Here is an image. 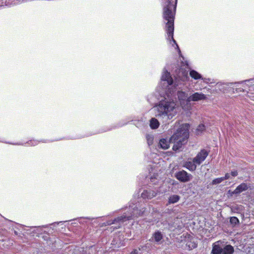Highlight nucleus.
Segmentation results:
<instances>
[{"label": "nucleus", "mask_w": 254, "mask_h": 254, "mask_svg": "<svg viewBox=\"0 0 254 254\" xmlns=\"http://www.w3.org/2000/svg\"><path fill=\"white\" fill-rule=\"evenodd\" d=\"M189 127L188 124L182 125L170 137V142L174 144L173 150H179L187 142L189 136Z\"/></svg>", "instance_id": "obj_1"}, {"label": "nucleus", "mask_w": 254, "mask_h": 254, "mask_svg": "<svg viewBox=\"0 0 254 254\" xmlns=\"http://www.w3.org/2000/svg\"><path fill=\"white\" fill-rule=\"evenodd\" d=\"M176 8V2L174 4L173 1L168 0L167 4L163 8V17L167 21L166 23V28L171 34L174 30V19Z\"/></svg>", "instance_id": "obj_2"}, {"label": "nucleus", "mask_w": 254, "mask_h": 254, "mask_svg": "<svg viewBox=\"0 0 254 254\" xmlns=\"http://www.w3.org/2000/svg\"><path fill=\"white\" fill-rule=\"evenodd\" d=\"M175 176L178 180L183 183L189 182L192 178V175L185 170L176 172Z\"/></svg>", "instance_id": "obj_3"}, {"label": "nucleus", "mask_w": 254, "mask_h": 254, "mask_svg": "<svg viewBox=\"0 0 254 254\" xmlns=\"http://www.w3.org/2000/svg\"><path fill=\"white\" fill-rule=\"evenodd\" d=\"M209 154V151L204 149L200 150L196 156L193 158L194 162L198 165H200L206 158Z\"/></svg>", "instance_id": "obj_4"}, {"label": "nucleus", "mask_w": 254, "mask_h": 254, "mask_svg": "<svg viewBox=\"0 0 254 254\" xmlns=\"http://www.w3.org/2000/svg\"><path fill=\"white\" fill-rule=\"evenodd\" d=\"M132 215L127 216L125 215H123L122 216H118V217L115 218L112 221H109L108 222H107V225H110L113 224H118V226L115 228V229H118L120 228L121 227V222H123L127 220L132 219Z\"/></svg>", "instance_id": "obj_5"}, {"label": "nucleus", "mask_w": 254, "mask_h": 254, "mask_svg": "<svg viewBox=\"0 0 254 254\" xmlns=\"http://www.w3.org/2000/svg\"><path fill=\"white\" fill-rule=\"evenodd\" d=\"M206 96L202 93L195 92L188 98L187 101L189 102L198 101L200 100H206Z\"/></svg>", "instance_id": "obj_6"}, {"label": "nucleus", "mask_w": 254, "mask_h": 254, "mask_svg": "<svg viewBox=\"0 0 254 254\" xmlns=\"http://www.w3.org/2000/svg\"><path fill=\"white\" fill-rule=\"evenodd\" d=\"M157 192L152 190H144L141 193V197L143 198L151 199L156 196Z\"/></svg>", "instance_id": "obj_7"}, {"label": "nucleus", "mask_w": 254, "mask_h": 254, "mask_svg": "<svg viewBox=\"0 0 254 254\" xmlns=\"http://www.w3.org/2000/svg\"><path fill=\"white\" fill-rule=\"evenodd\" d=\"M164 105L165 106L166 115L169 116L171 115L170 113L173 111L175 109V104L174 102H164Z\"/></svg>", "instance_id": "obj_8"}, {"label": "nucleus", "mask_w": 254, "mask_h": 254, "mask_svg": "<svg viewBox=\"0 0 254 254\" xmlns=\"http://www.w3.org/2000/svg\"><path fill=\"white\" fill-rule=\"evenodd\" d=\"M197 165H198L194 162V159L193 158L192 161L186 162L184 166L190 171H194L196 170Z\"/></svg>", "instance_id": "obj_9"}, {"label": "nucleus", "mask_w": 254, "mask_h": 254, "mask_svg": "<svg viewBox=\"0 0 254 254\" xmlns=\"http://www.w3.org/2000/svg\"><path fill=\"white\" fill-rule=\"evenodd\" d=\"M162 80L163 81H167V83L171 85L173 84V80L172 78L170 73L168 71H166L164 72L162 76Z\"/></svg>", "instance_id": "obj_10"}, {"label": "nucleus", "mask_w": 254, "mask_h": 254, "mask_svg": "<svg viewBox=\"0 0 254 254\" xmlns=\"http://www.w3.org/2000/svg\"><path fill=\"white\" fill-rule=\"evenodd\" d=\"M248 189V185L247 184L243 183L239 185L234 190L233 193L238 194L242 192L243 191L246 190Z\"/></svg>", "instance_id": "obj_11"}, {"label": "nucleus", "mask_w": 254, "mask_h": 254, "mask_svg": "<svg viewBox=\"0 0 254 254\" xmlns=\"http://www.w3.org/2000/svg\"><path fill=\"white\" fill-rule=\"evenodd\" d=\"M165 106L164 105V102H160L157 107V109L158 112L159 113V116H165L166 115V111H165Z\"/></svg>", "instance_id": "obj_12"}, {"label": "nucleus", "mask_w": 254, "mask_h": 254, "mask_svg": "<svg viewBox=\"0 0 254 254\" xmlns=\"http://www.w3.org/2000/svg\"><path fill=\"white\" fill-rule=\"evenodd\" d=\"M234 252V248L231 245H228L223 249L222 254H232Z\"/></svg>", "instance_id": "obj_13"}, {"label": "nucleus", "mask_w": 254, "mask_h": 254, "mask_svg": "<svg viewBox=\"0 0 254 254\" xmlns=\"http://www.w3.org/2000/svg\"><path fill=\"white\" fill-rule=\"evenodd\" d=\"M180 199V196L178 195L174 194L171 195L168 198V203L172 204L177 202Z\"/></svg>", "instance_id": "obj_14"}, {"label": "nucleus", "mask_w": 254, "mask_h": 254, "mask_svg": "<svg viewBox=\"0 0 254 254\" xmlns=\"http://www.w3.org/2000/svg\"><path fill=\"white\" fill-rule=\"evenodd\" d=\"M158 121L155 118H152L150 121V127L152 129H156L159 126Z\"/></svg>", "instance_id": "obj_15"}, {"label": "nucleus", "mask_w": 254, "mask_h": 254, "mask_svg": "<svg viewBox=\"0 0 254 254\" xmlns=\"http://www.w3.org/2000/svg\"><path fill=\"white\" fill-rule=\"evenodd\" d=\"M159 145L160 148L166 149L169 147V144L166 139L162 138L160 140Z\"/></svg>", "instance_id": "obj_16"}, {"label": "nucleus", "mask_w": 254, "mask_h": 254, "mask_svg": "<svg viewBox=\"0 0 254 254\" xmlns=\"http://www.w3.org/2000/svg\"><path fill=\"white\" fill-rule=\"evenodd\" d=\"M223 249L218 245H215L213 246L212 253L213 254H222Z\"/></svg>", "instance_id": "obj_17"}, {"label": "nucleus", "mask_w": 254, "mask_h": 254, "mask_svg": "<svg viewBox=\"0 0 254 254\" xmlns=\"http://www.w3.org/2000/svg\"><path fill=\"white\" fill-rule=\"evenodd\" d=\"M190 75L191 78L195 80L199 79L202 77L201 75L194 70H190Z\"/></svg>", "instance_id": "obj_18"}, {"label": "nucleus", "mask_w": 254, "mask_h": 254, "mask_svg": "<svg viewBox=\"0 0 254 254\" xmlns=\"http://www.w3.org/2000/svg\"><path fill=\"white\" fill-rule=\"evenodd\" d=\"M153 237L156 242H159L163 239V235L160 231H157L154 233Z\"/></svg>", "instance_id": "obj_19"}, {"label": "nucleus", "mask_w": 254, "mask_h": 254, "mask_svg": "<svg viewBox=\"0 0 254 254\" xmlns=\"http://www.w3.org/2000/svg\"><path fill=\"white\" fill-rule=\"evenodd\" d=\"M197 246V244L195 243L193 239L188 241L186 243V246L189 248L190 250L195 248Z\"/></svg>", "instance_id": "obj_20"}, {"label": "nucleus", "mask_w": 254, "mask_h": 254, "mask_svg": "<svg viewBox=\"0 0 254 254\" xmlns=\"http://www.w3.org/2000/svg\"><path fill=\"white\" fill-rule=\"evenodd\" d=\"M177 95L179 100H185L188 97V94L182 91H179Z\"/></svg>", "instance_id": "obj_21"}, {"label": "nucleus", "mask_w": 254, "mask_h": 254, "mask_svg": "<svg viewBox=\"0 0 254 254\" xmlns=\"http://www.w3.org/2000/svg\"><path fill=\"white\" fill-rule=\"evenodd\" d=\"M173 31H174V30ZM166 33H167V35H168V39H169V40H171H171H172V41H173V42L175 44H176L177 46L178 47V45L177 44L176 41V40L174 39V37H173V36H174V31H173V32H172V33L170 34V33L169 32V31H168V28H166Z\"/></svg>", "instance_id": "obj_22"}, {"label": "nucleus", "mask_w": 254, "mask_h": 254, "mask_svg": "<svg viewBox=\"0 0 254 254\" xmlns=\"http://www.w3.org/2000/svg\"><path fill=\"white\" fill-rule=\"evenodd\" d=\"M147 142L148 145H151L153 143L154 138L152 135H147L146 136Z\"/></svg>", "instance_id": "obj_23"}, {"label": "nucleus", "mask_w": 254, "mask_h": 254, "mask_svg": "<svg viewBox=\"0 0 254 254\" xmlns=\"http://www.w3.org/2000/svg\"><path fill=\"white\" fill-rule=\"evenodd\" d=\"M223 181V179L222 177L217 178L214 179L212 181L211 185H217V184L221 183Z\"/></svg>", "instance_id": "obj_24"}, {"label": "nucleus", "mask_w": 254, "mask_h": 254, "mask_svg": "<svg viewBox=\"0 0 254 254\" xmlns=\"http://www.w3.org/2000/svg\"><path fill=\"white\" fill-rule=\"evenodd\" d=\"M230 222L232 224L236 225L239 223V220L237 217L233 216L230 218Z\"/></svg>", "instance_id": "obj_25"}, {"label": "nucleus", "mask_w": 254, "mask_h": 254, "mask_svg": "<svg viewBox=\"0 0 254 254\" xmlns=\"http://www.w3.org/2000/svg\"><path fill=\"white\" fill-rule=\"evenodd\" d=\"M233 90H234V91H233L234 93H235V92L237 93H239V92H244V91H245V90L241 87L233 88Z\"/></svg>", "instance_id": "obj_26"}, {"label": "nucleus", "mask_w": 254, "mask_h": 254, "mask_svg": "<svg viewBox=\"0 0 254 254\" xmlns=\"http://www.w3.org/2000/svg\"><path fill=\"white\" fill-rule=\"evenodd\" d=\"M197 129L200 131H203L205 129V126L204 125H200L198 126Z\"/></svg>", "instance_id": "obj_27"}, {"label": "nucleus", "mask_w": 254, "mask_h": 254, "mask_svg": "<svg viewBox=\"0 0 254 254\" xmlns=\"http://www.w3.org/2000/svg\"><path fill=\"white\" fill-rule=\"evenodd\" d=\"M223 179V181L225 180H228L230 178V175L229 173H226L224 177H222Z\"/></svg>", "instance_id": "obj_28"}, {"label": "nucleus", "mask_w": 254, "mask_h": 254, "mask_svg": "<svg viewBox=\"0 0 254 254\" xmlns=\"http://www.w3.org/2000/svg\"><path fill=\"white\" fill-rule=\"evenodd\" d=\"M231 175L233 177H236L238 175V172L237 170L232 171L231 172Z\"/></svg>", "instance_id": "obj_29"}, {"label": "nucleus", "mask_w": 254, "mask_h": 254, "mask_svg": "<svg viewBox=\"0 0 254 254\" xmlns=\"http://www.w3.org/2000/svg\"><path fill=\"white\" fill-rule=\"evenodd\" d=\"M182 74L184 76V77H187V74H188V72L186 71V70H184L183 72H182Z\"/></svg>", "instance_id": "obj_30"}, {"label": "nucleus", "mask_w": 254, "mask_h": 254, "mask_svg": "<svg viewBox=\"0 0 254 254\" xmlns=\"http://www.w3.org/2000/svg\"><path fill=\"white\" fill-rule=\"evenodd\" d=\"M182 64L184 65H186L187 66H189V64L187 61H185V62H182Z\"/></svg>", "instance_id": "obj_31"}, {"label": "nucleus", "mask_w": 254, "mask_h": 254, "mask_svg": "<svg viewBox=\"0 0 254 254\" xmlns=\"http://www.w3.org/2000/svg\"><path fill=\"white\" fill-rule=\"evenodd\" d=\"M254 90V84L250 86V90Z\"/></svg>", "instance_id": "obj_32"}, {"label": "nucleus", "mask_w": 254, "mask_h": 254, "mask_svg": "<svg viewBox=\"0 0 254 254\" xmlns=\"http://www.w3.org/2000/svg\"><path fill=\"white\" fill-rule=\"evenodd\" d=\"M130 254H137V253L134 251L133 252H132Z\"/></svg>", "instance_id": "obj_33"}]
</instances>
